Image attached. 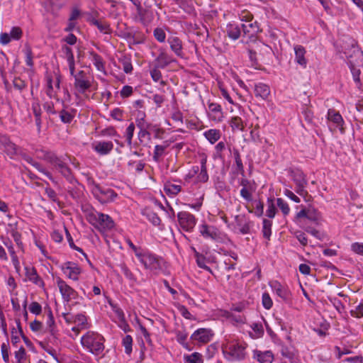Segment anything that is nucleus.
<instances>
[{
    "mask_svg": "<svg viewBox=\"0 0 363 363\" xmlns=\"http://www.w3.org/2000/svg\"><path fill=\"white\" fill-rule=\"evenodd\" d=\"M40 152L41 155H38V157L50 164L53 170L60 173L70 184L77 183L72 169L62 157L50 151L40 150Z\"/></svg>",
    "mask_w": 363,
    "mask_h": 363,
    "instance_id": "f257e3e1",
    "label": "nucleus"
},
{
    "mask_svg": "<svg viewBox=\"0 0 363 363\" xmlns=\"http://www.w3.org/2000/svg\"><path fill=\"white\" fill-rule=\"evenodd\" d=\"M105 339L99 333L94 331H88L81 338L82 347L94 356L102 354L105 349Z\"/></svg>",
    "mask_w": 363,
    "mask_h": 363,
    "instance_id": "f03ea898",
    "label": "nucleus"
},
{
    "mask_svg": "<svg viewBox=\"0 0 363 363\" xmlns=\"http://www.w3.org/2000/svg\"><path fill=\"white\" fill-rule=\"evenodd\" d=\"M247 344L233 341L222 347V350L225 357L228 361H241L246 357Z\"/></svg>",
    "mask_w": 363,
    "mask_h": 363,
    "instance_id": "7ed1b4c3",
    "label": "nucleus"
},
{
    "mask_svg": "<svg viewBox=\"0 0 363 363\" xmlns=\"http://www.w3.org/2000/svg\"><path fill=\"white\" fill-rule=\"evenodd\" d=\"M88 182L92 194L101 203L113 202L117 198L118 194L112 189L101 186L92 179H89Z\"/></svg>",
    "mask_w": 363,
    "mask_h": 363,
    "instance_id": "20e7f679",
    "label": "nucleus"
},
{
    "mask_svg": "<svg viewBox=\"0 0 363 363\" xmlns=\"http://www.w3.org/2000/svg\"><path fill=\"white\" fill-rule=\"evenodd\" d=\"M87 220L100 230H111L114 227V222L108 215L98 211L89 213Z\"/></svg>",
    "mask_w": 363,
    "mask_h": 363,
    "instance_id": "39448f33",
    "label": "nucleus"
},
{
    "mask_svg": "<svg viewBox=\"0 0 363 363\" xmlns=\"http://www.w3.org/2000/svg\"><path fill=\"white\" fill-rule=\"evenodd\" d=\"M199 163L201 165L200 172L198 166L193 167L192 169L189 172L188 176L193 177L197 174L196 181L198 182L206 183L208 180V174L207 172V160L208 156L205 153L199 154Z\"/></svg>",
    "mask_w": 363,
    "mask_h": 363,
    "instance_id": "423d86ee",
    "label": "nucleus"
},
{
    "mask_svg": "<svg viewBox=\"0 0 363 363\" xmlns=\"http://www.w3.org/2000/svg\"><path fill=\"white\" fill-rule=\"evenodd\" d=\"M74 79V88L79 94H83L91 87L89 74L84 70L77 72Z\"/></svg>",
    "mask_w": 363,
    "mask_h": 363,
    "instance_id": "0eeeda50",
    "label": "nucleus"
},
{
    "mask_svg": "<svg viewBox=\"0 0 363 363\" xmlns=\"http://www.w3.org/2000/svg\"><path fill=\"white\" fill-rule=\"evenodd\" d=\"M177 218L180 227L186 232H191L196 224L195 216L187 211L179 212Z\"/></svg>",
    "mask_w": 363,
    "mask_h": 363,
    "instance_id": "6e6552de",
    "label": "nucleus"
},
{
    "mask_svg": "<svg viewBox=\"0 0 363 363\" xmlns=\"http://www.w3.org/2000/svg\"><path fill=\"white\" fill-rule=\"evenodd\" d=\"M200 233L206 239H211L214 241L221 240L220 231L213 225L203 224L200 226Z\"/></svg>",
    "mask_w": 363,
    "mask_h": 363,
    "instance_id": "1a4fd4ad",
    "label": "nucleus"
},
{
    "mask_svg": "<svg viewBox=\"0 0 363 363\" xmlns=\"http://www.w3.org/2000/svg\"><path fill=\"white\" fill-rule=\"evenodd\" d=\"M293 180L296 185V191L300 196H305L308 192L305 190L307 185V180L304 174L301 171L292 172Z\"/></svg>",
    "mask_w": 363,
    "mask_h": 363,
    "instance_id": "9d476101",
    "label": "nucleus"
},
{
    "mask_svg": "<svg viewBox=\"0 0 363 363\" xmlns=\"http://www.w3.org/2000/svg\"><path fill=\"white\" fill-rule=\"evenodd\" d=\"M57 284L59 290L62 294L63 299L68 302L72 298H75L77 296V291L69 286L65 281L62 279L58 278L57 279Z\"/></svg>",
    "mask_w": 363,
    "mask_h": 363,
    "instance_id": "9b49d317",
    "label": "nucleus"
},
{
    "mask_svg": "<svg viewBox=\"0 0 363 363\" xmlns=\"http://www.w3.org/2000/svg\"><path fill=\"white\" fill-rule=\"evenodd\" d=\"M141 263L146 269L155 271L161 269L162 259L155 255L146 253L145 257H143Z\"/></svg>",
    "mask_w": 363,
    "mask_h": 363,
    "instance_id": "f8f14e48",
    "label": "nucleus"
},
{
    "mask_svg": "<svg viewBox=\"0 0 363 363\" xmlns=\"http://www.w3.org/2000/svg\"><path fill=\"white\" fill-rule=\"evenodd\" d=\"M213 336L211 330L206 328H199L196 330L191 336L193 341H196L199 343L206 344L211 341Z\"/></svg>",
    "mask_w": 363,
    "mask_h": 363,
    "instance_id": "ddd939ff",
    "label": "nucleus"
},
{
    "mask_svg": "<svg viewBox=\"0 0 363 363\" xmlns=\"http://www.w3.org/2000/svg\"><path fill=\"white\" fill-rule=\"evenodd\" d=\"M0 143L4 147V151L10 157L13 158L18 154V147L10 139L3 135L0 138Z\"/></svg>",
    "mask_w": 363,
    "mask_h": 363,
    "instance_id": "4468645a",
    "label": "nucleus"
},
{
    "mask_svg": "<svg viewBox=\"0 0 363 363\" xmlns=\"http://www.w3.org/2000/svg\"><path fill=\"white\" fill-rule=\"evenodd\" d=\"M235 226L239 232L242 234H248L250 232L251 222L245 215H238L235 217Z\"/></svg>",
    "mask_w": 363,
    "mask_h": 363,
    "instance_id": "2eb2a0df",
    "label": "nucleus"
},
{
    "mask_svg": "<svg viewBox=\"0 0 363 363\" xmlns=\"http://www.w3.org/2000/svg\"><path fill=\"white\" fill-rule=\"evenodd\" d=\"M62 269L64 273L67 274L69 279L74 281L78 280V276L82 272L81 268L79 267L78 265L75 263L71 262L65 263L64 266L62 267Z\"/></svg>",
    "mask_w": 363,
    "mask_h": 363,
    "instance_id": "dca6fc26",
    "label": "nucleus"
},
{
    "mask_svg": "<svg viewBox=\"0 0 363 363\" xmlns=\"http://www.w3.org/2000/svg\"><path fill=\"white\" fill-rule=\"evenodd\" d=\"M208 116L213 121L220 122L223 118L221 106L217 103H210L208 104Z\"/></svg>",
    "mask_w": 363,
    "mask_h": 363,
    "instance_id": "f3484780",
    "label": "nucleus"
},
{
    "mask_svg": "<svg viewBox=\"0 0 363 363\" xmlns=\"http://www.w3.org/2000/svg\"><path fill=\"white\" fill-rule=\"evenodd\" d=\"M270 286L276 294L283 300H288L290 298L291 294L289 289L282 286L279 281H274L269 283Z\"/></svg>",
    "mask_w": 363,
    "mask_h": 363,
    "instance_id": "a211bd4d",
    "label": "nucleus"
},
{
    "mask_svg": "<svg viewBox=\"0 0 363 363\" xmlns=\"http://www.w3.org/2000/svg\"><path fill=\"white\" fill-rule=\"evenodd\" d=\"M93 149L101 155L109 154L113 149L111 141H100L93 145Z\"/></svg>",
    "mask_w": 363,
    "mask_h": 363,
    "instance_id": "6ab92c4d",
    "label": "nucleus"
},
{
    "mask_svg": "<svg viewBox=\"0 0 363 363\" xmlns=\"http://www.w3.org/2000/svg\"><path fill=\"white\" fill-rule=\"evenodd\" d=\"M167 42L169 44L171 50L178 57H182L183 55V47L182 42L179 38L177 36H170L167 39Z\"/></svg>",
    "mask_w": 363,
    "mask_h": 363,
    "instance_id": "aec40b11",
    "label": "nucleus"
},
{
    "mask_svg": "<svg viewBox=\"0 0 363 363\" xmlns=\"http://www.w3.org/2000/svg\"><path fill=\"white\" fill-rule=\"evenodd\" d=\"M295 61L303 68L306 67L307 60L305 57L306 49L302 45H296L294 47Z\"/></svg>",
    "mask_w": 363,
    "mask_h": 363,
    "instance_id": "412c9836",
    "label": "nucleus"
},
{
    "mask_svg": "<svg viewBox=\"0 0 363 363\" xmlns=\"http://www.w3.org/2000/svg\"><path fill=\"white\" fill-rule=\"evenodd\" d=\"M270 94L269 86L263 83H259L255 86V95L256 97H260L266 99Z\"/></svg>",
    "mask_w": 363,
    "mask_h": 363,
    "instance_id": "4be33fe9",
    "label": "nucleus"
},
{
    "mask_svg": "<svg viewBox=\"0 0 363 363\" xmlns=\"http://www.w3.org/2000/svg\"><path fill=\"white\" fill-rule=\"evenodd\" d=\"M247 23V24L242 25L243 33L245 35L253 36L254 35H256L260 31L259 24L257 21H252L251 22Z\"/></svg>",
    "mask_w": 363,
    "mask_h": 363,
    "instance_id": "5701e85b",
    "label": "nucleus"
},
{
    "mask_svg": "<svg viewBox=\"0 0 363 363\" xmlns=\"http://www.w3.org/2000/svg\"><path fill=\"white\" fill-rule=\"evenodd\" d=\"M328 120L335 123L337 126H342L344 121L340 113L333 108H330L328 111Z\"/></svg>",
    "mask_w": 363,
    "mask_h": 363,
    "instance_id": "b1692460",
    "label": "nucleus"
},
{
    "mask_svg": "<svg viewBox=\"0 0 363 363\" xmlns=\"http://www.w3.org/2000/svg\"><path fill=\"white\" fill-rule=\"evenodd\" d=\"M233 157L235 163V173L240 174L242 176H245V169L244 165L242 162L241 156L239 152V150L236 148L233 150Z\"/></svg>",
    "mask_w": 363,
    "mask_h": 363,
    "instance_id": "393cba45",
    "label": "nucleus"
},
{
    "mask_svg": "<svg viewBox=\"0 0 363 363\" xmlns=\"http://www.w3.org/2000/svg\"><path fill=\"white\" fill-rule=\"evenodd\" d=\"M157 66L160 68H164L170 63L174 62L172 57L164 51H161L156 59Z\"/></svg>",
    "mask_w": 363,
    "mask_h": 363,
    "instance_id": "a878e982",
    "label": "nucleus"
},
{
    "mask_svg": "<svg viewBox=\"0 0 363 363\" xmlns=\"http://www.w3.org/2000/svg\"><path fill=\"white\" fill-rule=\"evenodd\" d=\"M26 274L27 278L37 285H43V281L37 274L34 267H26Z\"/></svg>",
    "mask_w": 363,
    "mask_h": 363,
    "instance_id": "bb28decb",
    "label": "nucleus"
},
{
    "mask_svg": "<svg viewBox=\"0 0 363 363\" xmlns=\"http://www.w3.org/2000/svg\"><path fill=\"white\" fill-rule=\"evenodd\" d=\"M168 145L167 143L165 142L164 145H157L155 146L152 155V159L155 162H160L162 160Z\"/></svg>",
    "mask_w": 363,
    "mask_h": 363,
    "instance_id": "cd10ccee",
    "label": "nucleus"
},
{
    "mask_svg": "<svg viewBox=\"0 0 363 363\" xmlns=\"http://www.w3.org/2000/svg\"><path fill=\"white\" fill-rule=\"evenodd\" d=\"M89 55L91 57V61L96 69L99 72H105V65L103 58L94 51L90 52Z\"/></svg>",
    "mask_w": 363,
    "mask_h": 363,
    "instance_id": "c85d7f7f",
    "label": "nucleus"
},
{
    "mask_svg": "<svg viewBox=\"0 0 363 363\" xmlns=\"http://www.w3.org/2000/svg\"><path fill=\"white\" fill-rule=\"evenodd\" d=\"M32 111H33V113L35 116V125L37 126L38 130L40 132V129H41V124H42V120H41L42 111H41L40 104L38 103H33L32 104Z\"/></svg>",
    "mask_w": 363,
    "mask_h": 363,
    "instance_id": "c756f323",
    "label": "nucleus"
},
{
    "mask_svg": "<svg viewBox=\"0 0 363 363\" xmlns=\"http://www.w3.org/2000/svg\"><path fill=\"white\" fill-rule=\"evenodd\" d=\"M4 245L8 249V251L11 257V260H12L13 266L15 267V268L16 269H18L20 267V262H19L18 256L16 253V251L14 250L12 242L11 241L5 242Z\"/></svg>",
    "mask_w": 363,
    "mask_h": 363,
    "instance_id": "7c9ffc66",
    "label": "nucleus"
},
{
    "mask_svg": "<svg viewBox=\"0 0 363 363\" xmlns=\"http://www.w3.org/2000/svg\"><path fill=\"white\" fill-rule=\"evenodd\" d=\"M228 36L233 40H237L240 36V28L238 25L229 24L226 28Z\"/></svg>",
    "mask_w": 363,
    "mask_h": 363,
    "instance_id": "2f4dec72",
    "label": "nucleus"
},
{
    "mask_svg": "<svg viewBox=\"0 0 363 363\" xmlns=\"http://www.w3.org/2000/svg\"><path fill=\"white\" fill-rule=\"evenodd\" d=\"M205 138L211 143L214 144L220 138V132L219 130L210 129L204 133Z\"/></svg>",
    "mask_w": 363,
    "mask_h": 363,
    "instance_id": "473e14b6",
    "label": "nucleus"
},
{
    "mask_svg": "<svg viewBox=\"0 0 363 363\" xmlns=\"http://www.w3.org/2000/svg\"><path fill=\"white\" fill-rule=\"evenodd\" d=\"M257 359L260 363H272L274 359V355L270 351L264 352H257Z\"/></svg>",
    "mask_w": 363,
    "mask_h": 363,
    "instance_id": "72a5a7b5",
    "label": "nucleus"
},
{
    "mask_svg": "<svg viewBox=\"0 0 363 363\" xmlns=\"http://www.w3.org/2000/svg\"><path fill=\"white\" fill-rule=\"evenodd\" d=\"M176 337L177 342L181 344L184 348L190 350L188 343L186 342V339L188 337V333L186 331L182 330H177L176 331Z\"/></svg>",
    "mask_w": 363,
    "mask_h": 363,
    "instance_id": "f704fd0d",
    "label": "nucleus"
},
{
    "mask_svg": "<svg viewBox=\"0 0 363 363\" xmlns=\"http://www.w3.org/2000/svg\"><path fill=\"white\" fill-rule=\"evenodd\" d=\"M164 190L167 194L177 195L181 191L182 187L180 185L167 183L164 184Z\"/></svg>",
    "mask_w": 363,
    "mask_h": 363,
    "instance_id": "c9c22d12",
    "label": "nucleus"
},
{
    "mask_svg": "<svg viewBox=\"0 0 363 363\" xmlns=\"http://www.w3.org/2000/svg\"><path fill=\"white\" fill-rule=\"evenodd\" d=\"M46 94L50 99H56L57 100H59L57 98V91L53 87L52 80L50 77L48 78L47 80Z\"/></svg>",
    "mask_w": 363,
    "mask_h": 363,
    "instance_id": "e433bc0d",
    "label": "nucleus"
},
{
    "mask_svg": "<svg viewBox=\"0 0 363 363\" xmlns=\"http://www.w3.org/2000/svg\"><path fill=\"white\" fill-rule=\"evenodd\" d=\"M194 252H195V257H196V263L198 264V266L200 267V268H202L208 272H211V268L206 265V257L199 253L198 252H196L195 250H194Z\"/></svg>",
    "mask_w": 363,
    "mask_h": 363,
    "instance_id": "4c0bfd02",
    "label": "nucleus"
},
{
    "mask_svg": "<svg viewBox=\"0 0 363 363\" xmlns=\"http://www.w3.org/2000/svg\"><path fill=\"white\" fill-rule=\"evenodd\" d=\"M230 127L233 130H240L242 131L244 130V125L242 120L239 116H234L231 118L230 122Z\"/></svg>",
    "mask_w": 363,
    "mask_h": 363,
    "instance_id": "58836bf2",
    "label": "nucleus"
},
{
    "mask_svg": "<svg viewBox=\"0 0 363 363\" xmlns=\"http://www.w3.org/2000/svg\"><path fill=\"white\" fill-rule=\"evenodd\" d=\"M91 22L92 23V24L96 26L101 32H102L104 33H111L110 26L107 23L101 22V21L94 19V18H93L91 21Z\"/></svg>",
    "mask_w": 363,
    "mask_h": 363,
    "instance_id": "ea45409f",
    "label": "nucleus"
},
{
    "mask_svg": "<svg viewBox=\"0 0 363 363\" xmlns=\"http://www.w3.org/2000/svg\"><path fill=\"white\" fill-rule=\"evenodd\" d=\"M272 223L271 220L265 219V218L263 220V226H262L263 237L267 240L270 239V236L272 234Z\"/></svg>",
    "mask_w": 363,
    "mask_h": 363,
    "instance_id": "a19ab883",
    "label": "nucleus"
},
{
    "mask_svg": "<svg viewBox=\"0 0 363 363\" xmlns=\"http://www.w3.org/2000/svg\"><path fill=\"white\" fill-rule=\"evenodd\" d=\"M307 219L318 224L321 219L320 213L314 208H308Z\"/></svg>",
    "mask_w": 363,
    "mask_h": 363,
    "instance_id": "79ce46f5",
    "label": "nucleus"
},
{
    "mask_svg": "<svg viewBox=\"0 0 363 363\" xmlns=\"http://www.w3.org/2000/svg\"><path fill=\"white\" fill-rule=\"evenodd\" d=\"M185 363H202V355L199 352H194L184 357Z\"/></svg>",
    "mask_w": 363,
    "mask_h": 363,
    "instance_id": "37998d69",
    "label": "nucleus"
},
{
    "mask_svg": "<svg viewBox=\"0 0 363 363\" xmlns=\"http://www.w3.org/2000/svg\"><path fill=\"white\" fill-rule=\"evenodd\" d=\"M144 215L147 216L148 220L154 225H159L161 223V220L157 214L152 211L146 210Z\"/></svg>",
    "mask_w": 363,
    "mask_h": 363,
    "instance_id": "c03bdc74",
    "label": "nucleus"
},
{
    "mask_svg": "<svg viewBox=\"0 0 363 363\" xmlns=\"http://www.w3.org/2000/svg\"><path fill=\"white\" fill-rule=\"evenodd\" d=\"M60 117L61 121L63 122L64 123H70L74 118V113L62 109L60 112Z\"/></svg>",
    "mask_w": 363,
    "mask_h": 363,
    "instance_id": "a18cd8bd",
    "label": "nucleus"
},
{
    "mask_svg": "<svg viewBox=\"0 0 363 363\" xmlns=\"http://www.w3.org/2000/svg\"><path fill=\"white\" fill-rule=\"evenodd\" d=\"M121 62L123 66V70L126 74H130L133 71V65L130 59L127 57H124L121 60Z\"/></svg>",
    "mask_w": 363,
    "mask_h": 363,
    "instance_id": "49530a36",
    "label": "nucleus"
},
{
    "mask_svg": "<svg viewBox=\"0 0 363 363\" xmlns=\"http://www.w3.org/2000/svg\"><path fill=\"white\" fill-rule=\"evenodd\" d=\"M268 208L266 212V215L269 218H273L275 216L277 209L274 203L273 199H268L267 200Z\"/></svg>",
    "mask_w": 363,
    "mask_h": 363,
    "instance_id": "de8ad7c7",
    "label": "nucleus"
},
{
    "mask_svg": "<svg viewBox=\"0 0 363 363\" xmlns=\"http://www.w3.org/2000/svg\"><path fill=\"white\" fill-rule=\"evenodd\" d=\"M135 131V124L133 123H131L129 124V125L127 127L125 130V138L126 141L128 145H131L132 144V140L134 135Z\"/></svg>",
    "mask_w": 363,
    "mask_h": 363,
    "instance_id": "09e8293b",
    "label": "nucleus"
},
{
    "mask_svg": "<svg viewBox=\"0 0 363 363\" xmlns=\"http://www.w3.org/2000/svg\"><path fill=\"white\" fill-rule=\"evenodd\" d=\"M9 341H7L6 342L2 343L1 346V354H2V358L6 363L9 362Z\"/></svg>",
    "mask_w": 363,
    "mask_h": 363,
    "instance_id": "8fccbe9b",
    "label": "nucleus"
},
{
    "mask_svg": "<svg viewBox=\"0 0 363 363\" xmlns=\"http://www.w3.org/2000/svg\"><path fill=\"white\" fill-rule=\"evenodd\" d=\"M262 303L265 309H270L273 306V301L268 293H264L262 297Z\"/></svg>",
    "mask_w": 363,
    "mask_h": 363,
    "instance_id": "3c124183",
    "label": "nucleus"
},
{
    "mask_svg": "<svg viewBox=\"0 0 363 363\" xmlns=\"http://www.w3.org/2000/svg\"><path fill=\"white\" fill-rule=\"evenodd\" d=\"M277 206L282 211L284 216H286L290 212V208L288 203L281 198L277 199Z\"/></svg>",
    "mask_w": 363,
    "mask_h": 363,
    "instance_id": "603ef678",
    "label": "nucleus"
},
{
    "mask_svg": "<svg viewBox=\"0 0 363 363\" xmlns=\"http://www.w3.org/2000/svg\"><path fill=\"white\" fill-rule=\"evenodd\" d=\"M11 235L13 238L15 242L18 245V247L21 249H23V245L21 240V233L15 228H13L11 230Z\"/></svg>",
    "mask_w": 363,
    "mask_h": 363,
    "instance_id": "864d4df0",
    "label": "nucleus"
},
{
    "mask_svg": "<svg viewBox=\"0 0 363 363\" xmlns=\"http://www.w3.org/2000/svg\"><path fill=\"white\" fill-rule=\"evenodd\" d=\"M133 338L130 335H125L123 339V345L125 347V351L127 354L132 352Z\"/></svg>",
    "mask_w": 363,
    "mask_h": 363,
    "instance_id": "5fc2aeb1",
    "label": "nucleus"
},
{
    "mask_svg": "<svg viewBox=\"0 0 363 363\" xmlns=\"http://www.w3.org/2000/svg\"><path fill=\"white\" fill-rule=\"evenodd\" d=\"M150 128H151L152 131L153 132L155 138H156V139H162L163 138V135L165 133L164 129L160 128L156 125H151Z\"/></svg>",
    "mask_w": 363,
    "mask_h": 363,
    "instance_id": "6e6d98bb",
    "label": "nucleus"
},
{
    "mask_svg": "<svg viewBox=\"0 0 363 363\" xmlns=\"http://www.w3.org/2000/svg\"><path fill=\"white\" fill-rule=\"evenodd\" d=\"M154 37L157 41L163 43L165 40L166 34L163 29L157 28L154 30Z\"/></svg>",
    "mask_w": 363,
    "mask_h": 363,
    "instance_id": "4d7b16f0",
    "label": "nucleus"
},
{
    "mask_svg": "<svg viewBox=\"0 0 363 363\" xmlns=\"http://www.w3.org/2000/svg\"><path fill=\"white\" fill-rule=\"evenodd\" d=\"M15 358L17 363H24L26 360V350L23 347H21L19 350L15 352Z\"/></svg>",
    "mask_w": 363,
    "mask_h": 363,
    "instance_id": "13d9d810",
    "label": "nucleus"
},
{
    "mask_svg": "<svg viewBox=\"0 0 363 363\" xmlns=\"http://www.w3.org/2000/svg\"><path fill=\"white\" fill-rule=\"evenodd\" d=\"M254 191L253 188L250 189H241L240 196L247 201H251L252 200V192Z\"/></svg>",
    "mask_w": 363,
    "mask_h": 363,
    "instance_id": "bf43d9fd",
    "label": "nucleus"
},
{
    "mask_svg": "<svg viewBox=\"0 0 363 363\" xmlns=\"http://www.w3.org/2000/svg\"><path fill=\"white\" fill-rule=\"evenodd\" d=\"M239 18L246 23L251 22L253 20V15L247 10H242L239 14Z\"/></svg>",
    "mask_w": 363,
    "mask_h": 363,
    "instance_id": "052dcab7",
    "label": "nucleus"
},
{
    "mask_svg": "<svg viewBox=\"0 0 363 363\" xmlns=\"http://www.w3.org/2000/svg\"><path fill=\"white\" fill-rule=\"evenodd\" d=\"M29 310L35 315H40L42 312V306L39 303L33 301L30 304Z\"/></svg>",
    "mask_w": 363,
    "mask_h": 363,
    "instance_id": "680f3d73",
    "label": "nucleus"
},
{
    "mask_svg": "<svg viewBox=\"0 0 363 363\" xmlns=\"http://www.w3.org/2000/svg\"><path fill=\"white\" fill-rule=\"evenodd\" d=\"M9 35L12 39L19 40L22 37L23 32L20 27H13Z\"/></svg>",
    "mask_w": 363,
    "mask_h": 363,
    "instance_id": "e2e57ef3",
    "label": "nucleus"
},
{
    "mask_svg": "<svg viewBox=\"0 0 363 363\" xmlns=\"http://www.w3.org/2000/svg\"><path fill=\"white\" fill-rule=\"evenodd\" d=\"M74 322L77 323L78 326H81L82 328H84L86 325V318L83 314H77L74 318Z\"/></svg>",
    "mask_w": 363,
    "mask_h": 363,
    "instance_id": "0e129e2a",
    "label": "nucleus"
},
{
    "mask_svg": "<svg viewBox=\"0 0 363 363\" xmlns=\"http://www.w3.org/2000/svg\"><path fill=\"white\" fill-rule=\"evenodd\" d=\"M133 93V89L131 86L125 85L123 86L120 91L121 96L122 98H127L130 96Z\"/></svg>",
    "mask_w": 363,
    "mask_h": 363,
    "instance_id": "69168bd1",
    "label": "nucleus"
},
{
    "mask_svg": "<svg viewBox=\"0 0 363 363\" xmlns=\"http://www.w3.org/2000/svg\"><path fill=\"white\" fill-rule=\"evenodd\" d=\"M123 111L119 108H115L111 112V116L116 121H121L123 120Z\"/></svg>",
    "mask_w": 363,
    "mask_h": 363,
    "instance_id": "338daca9",
    "label": "nucleus"
},
{
    "mask_svg": "<svg viewBox=\"0 0 363 363\" xmlns=\"http://www.w3.org/2000/svg\"><path fill=\"white\" fill-rule=\"evenodd\" d=\"M351 314L353 316L357 318L363 317V300L361 303L356 307L354 311H351Z\"/></svg>",
    "mask_w": 363,
    "mask_h": 363,
    "instance_id": "774afa93",
    "label": "nucleus"
}]
</instances>
